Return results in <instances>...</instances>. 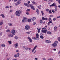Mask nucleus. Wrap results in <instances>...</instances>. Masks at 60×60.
Returning a JSON list of instances; mask_svg holds the SVG:
<instances>
[{"instance_id": "7ed1b4c3", "label": "nucleus", "mask_w": 60, "mask_h": 60, "mask_svg": "<svg viewBox=\"0 0 60 60\" xmlns=\"http://www.w3.org/2000/svg\"><path fill=\"white\" fill-rule=\"evenodd\" d=\"M30 28V27L28 25H26L25 27V29L26 30H28Z\"/></svg>"}, {"instance_id": "5701e85b", "label": "nucleus", "mask_w": 60, "mask_h": 60, "mask_svg": "<svg viewBox=\"0 0 60 60\" xmlns=\"http://www.w3.org/2000/svg\"><path fill=\"white\" fill-rule=\"evenodd\" d=\"M0 16H2L3 18H4V15L3 14L0 15Z\"/></svg>"}, {"instance_id": "49530a36", "label": "nucleus", "mask_w": 60, "mask_h": 60, "mask_svg": "<svg viewBox=\"0 0 60 60\" xmlns=\"http://www.w3.org/2000/svg\"><path fill=\"white\" fill-rule=\"evenodd\" d=\"M10 7L8 6H6V7L5 8H9Z\"/></svg>"}, {"instance_id": "f257e3e1", "label": "nucleus", "mask_w": 60, "mask_h": 60, "mask_svg": "<svg viewBox=\"0 0 60 60\" xmlns=\"http://www.w3.org/2000/svg\"><path fill=\"white\" fill-rule=\"evenodd\" d=\"M46 28L45 27L43 28L42 29V32L45 34H46L47 32V30L46 29Z\"/></svg>"}, {"instance_id": "a878e982", "label": "nucleus", "mask_w": 60, "mask_h": 60, "mask_svg": "<svg viewBox=\"0 0 60 60\" xmlns=\"http://www.w3.org/2000/svg\"><path fill=\"white\" fill-rule=\"evenodd\" d=\"M1 46L2 47H4L5 46V45L4 44H3L1 45Z\"/></svg>"}, {"instance_id": "412c9836", "label": "nucleus", "mask_w": 60, "mask_h": 60, "mask_svg": "<svg viewBox=\"0 0 60 60\" xmlns=\"http://www.w3.org/2000/svg\"><path fill=\"white\" fill-rule=\"evenodd\" d=\"M57 29V27L55 26L54 27V31H56Z\"/></svg>"}, {"instance_id": "0e129e2a", "label": "nucleus", "mask_w": 60, "mask_h": 60, "mask_svg": "<svg viewBox=\"0 0 60 60\" xmlns=\"http://www.w3.org/2000/svg\"><path fill=\"white\" fill-rule=\"evenodd\" d=\"M12 11V10H10V12H11Z\"/></svg>"}, {"instance_id": "864d4df0", "label": "nucleus", "mask_w": 60, "mask_h": 60, "mask_svg": "<svg viewBox=\"0 0 60 60\" xmlns=\"http://www.w3.org/2000/svg\"><path fill=\"white\" fill-rule=\"evenodd\" d=\"M49 1H50L51 2L53 1V0H49Z\"/></svg>"}, {"instance_id": "09e8293b", "label": "nucleus", "mask_w": 60, "mask_h": 60, "mask_svg": "<svg viewBox=\"0 0 60 60\" xmlns=\"http://www.w3.org/2000/svg\"><path fill=\"white\" fill-rule=\"evenodd\" d=\"M28 47H27L25 48V49L26 50H28Z\"/></svg>"}, {"instance_id": "9b49d317", "label": "nucleus", "mask_w": 60, "mask_h": 60, "mask_svg": "<svg viewBox=\"0 0 60 60\" xmlns=\"http://www.w3.org/2000/svg\"><path fill=\"white\" fill-rule=\"evenodd\" d=\"M52 47H56V46H57V45L56 43H53L52 44Z\"/></svg>"}, {"instance_id": "e2e57ef3", "label": "nucleus", "mask_w": 60, "mask_h": 60, "mask_svg": "<svg viewBox=\"0 0 60 60\" xmlns=\"http://www.w3.org/2000/svg\"><path fill=\"white\" fill-rule=\"evenodd\" d=\"M40 7L39 6H38V8H39V9H41V8H40Z\"/></svg>"}, {"instance_id": "423d86ee", "label": "nucleus", "mask_w": 60, "mask_h": 60, "mask_svg": "<svg viewBox=\"0 0 60 60\" xmlns=\"http://www.w3.org/2000/svg\"><path fill=\"white\" fill-rule=\"evenodd\" d=\"M26 20H27V18H26V17H24L22 21V22L23 23L25 22H26Z\"/></svg>"}, {"instance_id": "a18cd8bd", "label": "nucleus", "mask_w": 60, "mask_h": 60, "mask_svg": "<svg viewBox=\"0 0 60 60\" xmlns=\"http://www.w3.org/2000/svg\"><path fill=\"white\" fill-rule=\"evenodd\" d=\"M18 12H19V13H21V12H22V11L20 10L18 11Z\"/></svg>"}, {"instance_id": "c85d7f7f", "label": "nucleus", "mask_w": 60, "mask_h": 60, "mask_svg": "<svg viewBox=\"0 0 60 60\" xmlns=\"http://www.w3.org/2000/svg\"><path fill=\"white\" fill-rule=\"evenodd\" d=\"M41 30L40 29H38V34H39L40 33V30Z\"/></svg>"}, {"instance_id": "72a5a7b5", "label": "nucleus", "mask_w": 60, "mask_h": 60, "mask_svg": "<svg viewBox=\"0 0 60 60\" xmlns=\"http://www.w3.org/2000/svg\"><path fill=\"white\" fill-rule=\"evenodd\" d=\"M6 32H10V30L9 29L6 30Z\"/></svg>"}, {"instance_id": "b1692460", "label": "nucleus", "mask_w": 60, "mask_h": 60, "mask_svg": "<svg viewBox=\"0 0 60 60\" xmlns=\"http://www.w3.org/2000/svg\"><path fill=\"white\" fill-rule=\"evenodd\" d=\"M55 11H57V6H55Z\"/></svg>"}, {"instance_id": "58836bf2", "label": "nucleus", "mask_w": 60, "mask_h": 60, "mask_svg": "<svg viewBox=\"0 0 60 60\" xmlns=\"http://www.w3.org/2000/svg\"><path fill=\"white\" fill-rule=\"evenodd\" d=\"M41 13L42 14V16H43V15L44 14V13H43V11H41Z\"/></svg>"}, {"instance_id": "5fc2aeb1", "label": "nucleus", "mask_w": 60, "mask_h": 60, "mask_svg": "<svg viewBox=\"0 0 60 60\" xmlns=\"http://www.w3.org/2000/svg\"><path fill=\"white\" fill-rule=\"evenodd\" d=\"M40 35H41V36H42V35H43V34H42V33H41L40 34Z\"/></svg>"}, {"instance_id": "37998d69", "label": "nucleus", "mask_w": 60, "mask_h": 60, "mask_svg": "<svg viewBox=\"0 0 60 60\" xmlns=\"http://www.w3.org/2000/svg\"><path fill=\"white\" fill-rule=\"evenodd\" d=\"M26 34H30V32H27L26 33Z\"/></svg>"}, {"instance_id": "ddd939ff", "label": "nucleus", "mask_w": 60, "mask_h": 60, "mask_svg": "<svg viewBox=\"0 0 60 60\" xmlns=\"http://www.w3.org/2000/svg\"><path fill=\"white\" fill-rule=\"evenodd\" d=\"M55 6H56V4L54 3H53L52 5H50V7H51L52 6H55Z\"/></svg>"}, {"instance_id": "e433bc0d", "label": "nucleus", "mask_w": 60, "mask_h": 60, "mask_svg": "<svg viewBox=\"0 0 60 60\" xmlns=\"http://www.w3.org/2000/svg\"><path fill=\"white\" fill-rule=\"evenodd\" d=\"M8 25L9 26H11L12 25V24L11 23H8Z\"/></svg>"}, {"instance_id": "f3484780", "label": "nucleus", "mask_w": 60, "mask_h": 60, "mask_svg": "<svg viewBox=\"0 0 60 60\" xmlns=\"http://www.w3.org/2000/svg\"><path fill=\"white\" fill-rule=\"evenodd\" d=\"M36 48H37V45L35 46L34 48V49H33L32 51V52H33L34 51V50H35V49H36Z\"/></svg>"}, {"instance_id": "3c124183", "label": "nucleus", "mask_w": 60, "mask_h": 60, "mask_svg": "<svg viewBox=\"0 0 60 60\" xmlns=\"http://www.w3.org/2000/svg\"><path fill=\"white\" fill-rule=\"evenodd\" d=\"M36 24V22H34L33 23V24L34 25Z\"/></svg>"}, {"instance_id": "338daca9", "label": "nucleus", "mask_w": 60, "mask_h": 60, "mask_svg": "<svg viewBox=\"0 0 60 60\" xmlns=\"http://www.w3.org/2000/svg\"><path fill=\"white\" fill-rule=\"evenodd\" d=\"M30 1H29L28 2V4H30Z\"/></svg>"}, {"instance_id": "6e6d98bb", "label": "nucleus", "mask_w": 60, "mask_h": 60, "mask_svg": "<svg viewBox=\"0 0 60 60\" xmlns=\"http://www.w3.org/2000/svg\"><path fill=\"white\" fill-rule=\"evenodd\" d=\"M36 36H39V34H37L36 35Z\"/></svg>"}, {"instance_id": "052dcab7", "label": "nucleus", "mask_w": 60, "mask_h": 60, "mask_svg": "<svg viewBox=\"0 0 60 60\" xmlns=\"http://www.w3.org/2000/svg\"><path fill=\"white\" fill-rule=\"evenodd\" d=\"M50 23H52V22L51 21H50L49 22Z\"/></svg>"}, {"instance_id": "cd10ccee", "label": "nucleus", "mask_w": 60, "mask_h": 60, "mask_svg": "<svg viewBox=\"0 0 60 60\" xmlns=\"http://www.w3.org/2000/svg\"><path fill=\"white\" fill-rule=\"evenodd\" d=\"M16 56H17V57H19V53H18L16 54Z\"/></svg>"}, {"instance_id": "4d7b16f0", "label": "nucleus", "mask_w": 60, "mask_h": 60, "mask_svg": "<svg viewBox=\"0 0 60 60\" xmlns=\"http://www.w3.org/2000/svg\"><path fill=\"white\" fill-rule=\"evenodd\" d=\"M26 14L27 15H29V13L28 12H27L26 13Z\"/></svg>"}, {"instance_id": "ea45409f", "label": "nucleus", "mask_w": 60, "mask_h": 60, "mask_svg": "<svg viewBox=\"0 0 60 60\" xmlns=\"http://www.w3.org/2000/svg\"><path fill=\"white\" fill-rule=\"evenodd\" d=\"M3 22H0V26H1V25H2V24H3Z\"/></svg>"}, {"instance_id": "13d9d810", "label": "nucleus", "mask_w": 60, "mask_h": 60, "mask_svg": "<svg viewBox=\"0 0 60 60\" xmlns=\"http://www.w3.org/2000/svg\"><path fill=\"white\" fill-rule=\"evenodd\" d=\"M52 12H53V13H55V11L54 10H52Z\"/></svg>"}, {"instance_id": "6ab92c4d", "label": "nucleus", "mask_w": 60, "mask_h": 60, "mask_svg": "<svg viewBox=\"0 0 60 60\" xmlns=\"http://www.w3.org/2000/svg\"><path fill=\"white\" fill-rule=\"evenodd\" d=\"M31 19L32 21H34V20H35V19H36V18L35 17H33V18H31Z\"/></svg>"}, {"instance_id": "2f4dec72", "label": "nucleus", "mask_w": 60, "mask_h": 60, "mask_svg": "<svg viewBox=\"0 0 60 60\" xmlns=\"http://www.w3.org/2000/svg\"><path fill=\"white\" fill-rule=\"evenodd\" d=\"M26 47V46H23L22 47V49H25Z\"/></svg>"}, {"instance_id": "de8ad7c7", "label": "nucleus", "mask_w": 60, "mask_h": 60, "mask_svg": "<svg viewBox=\"0 0 60 60\" xmlns=\"http://www.w3.org/2000/svg\"><path fill=\"white\" fill-rule=\"evenodd\" d=\"M49 21H52V19L50 18H49Z\"/></svg>"}, {"instance_id": "680f3d73", "label": "nucleus", "mask_w": 60, "mask_h": 60, "mask_svg": "<svg viewBox=\"0 0 60 60\" xmlns=\"http://www.w3.org/2000/svg\"><path fill=\"white\" fill-rule=\"evenodd\" d=\"M0 35H3L2 33V32H1L0 33Z\"/></svg>"}, {"instance_id": "69168bd1", "label": "nucleus", "mask_w": 60, "mask_h": 60, "mask_svg": "<svg viewBox=\"0 0 60 60\" xmlns=\"http://www.w3.org/2000/svg\"><path fill=\"white\" fill-rule=\"evenodd\" d=\"M14 17V16L13 15H12L11 16V18H13Z\"/></svg>"}, {"instance_id": "c756f323", "label": "nucleus", "mask_w": 60, "mask_h": 60, "mask_svg": "<svg viewBox=\"0 0 60 60\" xmlns=\"http://www.w3.org/2000/svg\"><path fill=\"white\" fill-rule=\"evenodd\" d=\"M32 3L33 4H37V3H35V2H34V1H33L32 2Z\"/></svg>"}, {"instance_id": "f8f14e48", "label": "nucleus", "mask_w": 60, "mask_h": 60, "mask_svg": "<svg viewBox=\"0 0 60 60\" xmlns=\"http://www.w3.org/2000/svg\"><path fill=\"white\" fill-rule=\"evenodd\" d=\"M8 37H10L11 38L13 37V35L11 34H9L8 35Z\"/></svg>"}, {"instance_id": "4c0bfd02", "label": "nucleus", "mask_w": 60, "mask_h": 60, "mask_svg": "<svg viewBox=\"0 0 60 60\" xmlns=\"http://www.w3.org/2000/svg\"><path fill=\"white\" fill-rule=\"evenodd\" d=\"M58 40L59 42H60V37H59L58 38Z\"/></svg>"}, {"instance_id": "c9c22d12", "label": "nucleus", "mask_w": 60, "mask_h": 60, "mask_svg": "<svg viewBox=\"0 0 60 60\" xmlns=\"http://www.w3.org/2000/svg\"><path fill=\"white\" fill-rule=\"evenodd\" d=\"M50 17H51V18L53 17V15H51L49 16V18H50Z\"/></svg>"}, {"instance_id": "473e14b6", "label": "nucleus", "mask_w": 60, "mask_h": 60, "mask_svg": "<svg viewBox=\"0 0 60 60\" xmlns=\"http://www.w3.org/2000/svg\"><path fill=\"white\" fill-rule=\"evenodd\" d=\"M40 37L41 39H43L44 38V37H43L42 36H41Z\"/></svg>"}, {"instance_id": "bb28decb", "label": "nucleus", "mask_w": 60, "mask_h": 60, "mask_svg": "<svg viewBox=\"0 0 60 60\" xmlns=\"http://www.w3.org/2000/svg\"><path fill=\"white\" fill-rule=\"evenodd\" d=\"M8 42L9 43V44H11V41H8Z\"/></svg>"}, {"instance_id": "dca6fc26", "label": "nucleus", "mask_w": 60, "mask_h": 60, "mask_svg": "<svg viewBox=\"0 0 60 60\" xmlns=\"http://www.w3.org/2000/svg\"><path fill=\"white\" fill-rule=\"evenodd\" d=\"M42 19L43 20H47V19H47V18H45L44 17H43L42 18Z\"/></svg>"}, {"instance_id": "79ce46f5", "label": "nucleus", "mask_w": 60, "mask_h": 60, "mask_svg": "<svg viewBox=\"0 0 60 60\" xmlns=\"http://www.w3.org/2000/svg\"><path fill=\"white\" fill-rule=\"evenodd\" d=\"M46 10L47 12H49V9H46Z\"/></svg>"}, {"instance_id": "bf43d9fd", "label": "nucleus", "mask_w": 60, "mask_h": 60, "mask_svg": "<svg viewBox=\"0 0 60 60\" xmlns=\"http://www.w3.org/2000/svg\"><path fill=\"white\" fill-rule=\"evenodd\" d=\"M47 60L45 58H44L43 59V60Z\"/></svg>"}, {"instance_id": "4be33fe9", "label": "nucleus", "mask_w": 60, "mask_h": 60, "mask_svg": "<svg viewBox=\"0 0 60 60\" xmlns=\"http://www.w3.org/2000/svg\"><path fill=\"white\" fill-rule=\"evenodd\" d=\"M15 39H16V40H18V39H19V38L17 37V36H15Z\"/></svg>"}, {"instance_id": "39448f33", "label": "nucleus", "mask_w": 60, "mask_h": 60, "mask_svg": "<svg viewBox=\"0 0 60 60\" xmlns=\"http://www.w3.org/2000/svg\"><path fill=\"white\" fill-rule=\"evenodd\" d=\"M32 38L33 40H39L40 38H39V36H36L35 37L33 38Z\"/></svg>"}, {"instance_id": "a211bd4d", "label": "nucleus", "mask_w": 60, "mask_h": 60, "mask_svg": "<svg viewBox=\"0 0 60 60\" xmlns=\"http://www.w3.org/2000/svg\"><path fill=\"white\" fill-rule=\"evenodd\" d=\"M28 21L29 22H31L32 21V20L31 19H28Z\"/></svg>"}, {"instance_id": "f704fd0d", "label": "nucleus", "mask_w": 60, "mask_h": 60, "mask_svg": "<svg viewBox=\"0 0 60 60\" xmlns=\"http://www.w3.org/2000/svg\"><path fill=\"white\" fill-rule=\"evenodd\" d=\"M40 22L41 24H42V20H40Z\"/></svg>"}, {"instance_id": "6e6552de", "label": "nucleus", "mask_w": 60, "mask_h": 60, "mask_svg": "<svg viewBox=\"0 0 60 60\" xmlns=\"http://www.w3.org/2000/svg\"><path fill=\"white\" fill-rule=\"evenodd\" d=\"M30 6L32 9V10H35V9L34 7V6L32 5L31 4H30Z\"/></svg>"}, {"instance_id": "0eeeda50", "label": "nucleus", "mask_w": 60, "mask_h": 60, "mask_svg": "<svg viewBox=\"0 0 60 60\" xmlns=\"http://www.w3.org/2000/svg\"><path fill=\"white\" fill-rule=\"evenodd\" d=\"M15 31H16V30H15L11 31V33L12 35H14L15 34Z\"/></svg>"}, {"instance_id": "a19ab883", "label": "nucleus", "mask_w": 60, "mask_h": 60, "mask_svg": "<svg viewBox=\"0 0 60 60\" xmlns=\"http://www.w3.org/2000/svg\"><path fill=\"white\" fill-rule=\"evenodd\" d=\"M30 11V9H28L26 10V11L28 12V11Z\"/></svg>"}, {"instance_id": "603ef678", "label": "nucleus", "mask_w": 60, "mask_h": 60, "mask_svg": "<svg viewBox=\"0 0 60 60\" xmlns=\"http://www.w3.org/2000/svg\"><path fill=\"white\" fill-rule=\"evenodd\" d=\"M48 60H53V59L50 58Z\"/></svg>"}, {"instance_id": "aec40b11", "label": "nucleus", "mask_w": 60, "mask_h": 60, "mask_svg": "<svg viewBox=\"0 0 60 60\" xmlns=\"http://www.w3.org/2000/svg\"><path fill=\"white\" fill-rule=\"evenodd\" d=\"M37 13L39 15L40 13H39V10L38 9H37V11H36Z\"/></svg>"}, {"instance_id": "7c9ffc66", "label": "nucleus", "mask_w": 60, "mask_h": 60, "mask_svg": "<svg viewBox=\"0 0 60 60\" xmlns=\"http://www.w3.org/2000/svg\"><path fill=\"white\" fill-rule=\"evenodd\" d=\"M14 57H15V58H17L18 57L17 56L16 54H15L14 55Z\"/></svg>"}, {"instance_id": "2eb2a0df", "label": "nucleus", "mask_w": 60, "mask_h": 60, "mask_svg": "<svg viewBox=\"0 0 60 60\" xmlns=\"http://www.w3.org/2000/svg\"><path fill=\"white\" fill-rule=\"evenodd\" d=\"M45 42L46 43H50V41L48 40H47L45 41Z\"/></svg>"}, {"instance_id": "c03bdc74", "label": "nucleus", "mask_w": 60, "mask_h": 60, "mask_svg": "<svg viewBox=\"0 0 60 60\" xmlns=\"http://www.w3.org/2000/svg\"><path fill=\"white\" fill-rule=\"evenodd\" d=\"M49 13H52V12H51V10H50L49 11Z\"/></svg>"}, {"instance_id": "8fccbe9b", "label": "nucleus", "mask_w": 60, "mask_h": 60, "mask_svg": "<svg viewBox=\"0 0 60 60\" xmlns=\"http://www.w3.org/2000/svg\"><path fill=\"white\" fill-rule=\"evenodd\" d=\"M56 20V18H54L53 19V21H55V20Z\"/></svg>"}, {"instance_id": "f03ea898", "label": "nucleus", "mask_w": 60, "mask_h": 60, "mask_svg": "<svg viewBox=\"0 0 60 60\" xmlns=\"http://www.w3.org/2000/svg\"><path fill=\"white\" fill-rule=\"evenodd\" d=\"M15 14L17 16H20V13H19V11H17L15 13Z\"/></svg>"}, {"instance_id": "1a4fd4ad", "label": "nucleus", "mask_w": 60, "mask_h": 60, "mask_svg": "<svg viewBox=\"0 0 60 60\" xmlns=\"http://www.w3.org/2000/svg\"><path fill=\"white\" fill-rule=\"evenodd\" d=\"M28 39L29 40L30 42H32V39H31V38L30 37H28Z\"/></svg>"}, {"instance_id": "9d476101", "label": "nucleus", "mask_w": 60, "mask_h": 60, "mask_svg": "<svg viewBox=\"0 0 60 60\" xmlns=\"http://www.w3.org/2000/svg\"><path fill=\"white\" fill-rule=\"evenodd\" d=\"M18 43H16L15 44H14V46L15 48H18Z\"/></svg>"}, {"instance_id": "4468645a", "label": "nucleus", "mask_w": 60, "mask_h": 60, "mask_svg": "<svg viewBox=\"0 0 60 60\" xmlns=\"http://www.w3.org/2000/svg\"><path fill=\"white\" fill-rule=\"evenodd\" d=\"M24 5H26V6L27 7H29L30 6V5L29 4H28L27 3H24Z\"/></svg>"}, {"instance_id": "774afa93", "label": "nucleus", "mask_w": 60, "mask_h": 60, "mask_svg": "<svg viewBox=\"0 0 60 60\" xmlns=\"http://www.w3.org/2000/svg\"><path fill=\"white\" fill-rule=\"evenodd\" d=\"M10 60V58H7V60Z\"/></svg>"}, {"instance_id": "20e7f679", "label": "nucleus", "mask_w": 60, "mask_h": 60, "mask_svg": "<svg viewBox=\"0 0 60 60\" xmlns=\"http://www.w3.org/2000/svg\"><path fill=\"white\" fill-rule=\"evenodd\" d=\"M21 3V0H19L15 4V5L16 6H17L19 4H20V3Z\"/></svg>"}, {"instance_id": "393cba45", "label": "nucleus", "mask_w": 60, "mask_h": 60, "mask_svg": "<svg viewBox=\"0 0 60 60\" xmlns=\"http://www.w3.org/2000/svg\"><path fill=\"white\" fill-rule=\"evenodd\" d=\"M47 34H52L51 33V32L49 31H48L47 32Z\"/></svg>"}]
</instances>
